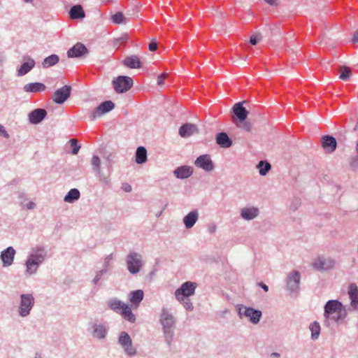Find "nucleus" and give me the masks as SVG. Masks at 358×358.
<instances>
[{
	"instance_id": "nucleus-32",
	"label": "nucleus",
	"mask_w": 358,
	"mask_h": 358,
	"mask_svg": "<svg viewBox=\"0 0 358 358\" xmlns=\"http://www.w3.org/2000/svg\"><path fill=\"white\" fill-rule=\"evenodd\" d=\"M69 15L71 19L83 18L85 12L80 5H76L71 8Z\"/></svg>"
},
{
	"instance_id": "nucleus-10",
	"label": "nucleus",
	"mask_w": 358,
	"mask_h": 358,
	"mask_svg": "<svg viewBox=\"0 0 358 358\" xmlns=\"http://www.w3.org/2000/svg\"><path fill=\"white\" fill-rule=\"evenodd\" d=\"M115 107V104L111 101H106L101 103L98 107L94 108V110L90 114V120H94L97 117H100L103 114L108 113L112 110Z\"/></svg>"
},
{
	"instance_id": "nucleus-29",
	"label": "nucleus",
	"mask_w": 358,
	"mask_h": 358,
	"mask_svg": "<svg viewBox=\"0 0 358 358\" xmlns=\"http://www.w3.org/2000/svg\"><path fill=\"white\" fill-rule=\"evenodd\" d=\"M124 64L131 69H139L141 67L140 59L136 55H131L124 59Z\"/></svg>"
},
{
	"instance_id": "nucleus-15",
	"label": "nucleus",
	"mask_w": 358,
	"mask_h": 358,
	"mask_svg": "<svg viewBox=\"0 0 358 358\" xmlns=\"http://www.w3.org/2000/svg\"><path fill=\"white\" fill-rule=\"evenodd\" d=\"M301 275L299 271H294L287 276V287L290 292H296L299 287Z\"/></svg>"
},
{
	"instance_id": "nucleus-12",
	"label": "nucleus",
	"mask_w": 358,
	"mask_h": 358,
	"mask_svg": "<svg viewBox=\"0 0 358 358\" xmlns=\"http://www.w3.org/2000/svg\"><path fill=\"white\" fill-rule=\"evenodd\" d=\"M238 314L241 317L244 315L249 318L250 321L253 324H257L262 317V312L252 308H239Z\"/></svg>"
},
{
	"instance_id": "nucleus-51",
	"label": "nucleus",
	"mask_w": 358,
	"mask_h": 358,
	"mask_svg": "<svg viewBox=\"0 0 358 358\" xmlns=\"http://www.w3.org/2000/svg\"><path fill=\"white\" fill-rule=\"evenodd\" d=\"M0 135L3 136L5 138H8L9 136L8 132L6 131L5 128L1 124H0Z\"/></svg>"
},
{
	"instance_id": "nucleus-60",
	"label": "nucleus",
	"mask_w": 358,
	"mask_h": 358,
	"mask_svg": "<svg viewBox=\"0 0 358 358\" xmlns=\"http://www.w3.org/2000/svg\"><path fill=\"white\" fill-rule=\"evenodd\" d=\"M34 358H42V357H41V354H39V353H36V355H35V357H34Z\"/></svg>"
},
{
	"instance_id": "nucleus-25",
	"label": "nucleus",
	"mask_w": 358,
	"mask_h": 358,
	"mask_svg": "<svg viewBox=\"0 0 358 358\" xmlns=\"http://www.w3.org/2000/svg\"><path fill=\"white\" fill-rule=\"evenodd\" d=\"M233 112L239 121H244L247 118L248 112L243 106V103H236L233 107Z\"/></svg>"
},
{
	"instance_id": "nucleus-4",
	"label": "nucleus",
	"mask_w": 358,
	"mask_h": 358,
	"mask_svg": "<svg viewBox=\"0 0 358 358\" xmlns=\"http://www.w3.org/2000/svg\"><path fill=\"white\" fill-rule=\"evenodd\" d=\"M336 265L334 259L324 255H318L314 257L311 262L310 266L317 271H327L332 269Z\"/></svg>"
},
{
	"instance_id": "nucleus-1",
	"label": "nucleus",
	"mask_w": 358,
	"mask_h": 358,
	"mask_svg": "<svg viewBox=\"0 0 358 358\" xmlns=\"http://www.w3.org/2000/svg\"><path fill=\"white\" fill-rule=\"evenodd\" d=\"M324 316L325 320L324 324L327 327L330 326L329 320L338 322L341 320L346 317L348 308H345L342 303L338 300H329L324 306Z\"/></svg>"
},
{
	"instance_id": "nucleus-41",
	"label": "nucleus",
	"mask_w": 358,
	"mask_h": 358,
	"mask_svg": "<svg viewBox=\"0 0 358 358\" xmlns=\"http://www.w3.org/2000/svg\"><path fill=\"white\" fill-rule=\"evenodd\" d=\"M111 20L115 24H126L127 18L123 15L122 13L118 12L111 16Z\"/></svg>"
},
{
	"instance_id": "nucleus-59",
	"label": "nucleus",
	"mask_w": 358,
	"mask_h": 358,
	"mask_svg": "<svg viewBox=\"0 0 358 358\" xmlns=\"http://www.w3.org/2000/svg\"><path fill=\"white\" fill-rule=\"evenodd\" d=\"M271 356L273 357H280V354L278 353V352H273V353H271Z\"/></svg>"
},
{
	"instance_id": "nucleus-58",
	"label": "nucleus",
	"mask_w": 358,
	"mask_h": 358,
	"mask_svg": "<svg viewBox=\"0 0 358 358\" xmlns=\"http://www.w3.org/2000/svg\"><path fill=\"white\" fill-rule=\"evenodd\" d=\"M350 165L353 169L358 168V163L355 162V159H353L352 161L350 162Z\"/></svg>"
},
{
	"instance_id": "nucleus-14",
	"label": "nucleus",
	"mask_w": 358,
	"mask_h": 358,
	"mask_svg": "<svg viewBox=\"0 0 358 358\" xmlns=\"http://www.w3.org/2000/svg\"><path fill=\"white\" fill-rule=\"evenodd\" d=\"M194 165L203 170L210 172L212 171L214 168V164L208 155H201L196 158L194 162Z\"/></svg>"
},
{
	"instance_id": "nucleus-54",
	"label": "nucleus",
	"mask_w": 358,
	"mask_h": 358,
	"mask_svg": "<svg viewBox=\"0 0 358 358\" xmlns=\"http://www.w3.org/2000/svg\"><path fill=\"white\" fill-rule=\"evenodd\" d=\"M264 1L271 6L278 5L277 0H264Z\"/></svg>"
},
{
	"instance_id": "nucleus-6",
	"label": "nucleus",
	"mask_w": 358,
	"mask_h": 358,
	"mask_svg": "<svg viewBox=\"0 0 358 358\" xmlns=\"http://www.w3.org/2000/svg\"><path fill=\"white\" fill-rule=\"evenodd\" d=\"M34 305V298L31 294H23L20 296V303L18 313L21 317H26L30 314V311Z\"/></svg>"
},
{
	"instance_id": "nucleus-28",
	"label": "nucleus",
	"mask_w": 358,
	"mask_h": 358,
	"mask_svg": "<svg viewBox=\"0 0 358 358\" xmlns=\"http://www.w3.org/2000/svg\"><path fill=\"white\" fill-rule=\"evenodd\" d=\"M144 293L141 289H138L130 292L129 299L132 305L137 308L139 303L143 299Z\"/></svg>"
},
{
	"instance_id": "nucleus-9",
	"label": "nucleus",
	"mask_w": 358,
	"mask_h": 358,
	"mask_svg": "<svg viewBox=\"0 0 358 358\" xmlns=\"http://www.w3.org/2000/svg\"><path fill=\"white\" fill-rule=\"evenodd\" d=\"M118 343L128 356L136 355V350L132 345V340L127 332L123 331L120 334Z\"/></svg>"
},
{
	"instance_id": "nucleus-46",
	"label": "nucleus",
	"mask_w": 358,
	"mask_h": 358,
	"mask_svg": "<svg viewBox=\"0 0 358 358\" xmlns=\"http://www.w3.org/2000/svg\"><path fill=\"white\" fill-rule=\"evenodd\" d=\"M301 204V202H300V200L298 199H295L292 201L291 205H290V208L293 210V211H295L296 210L298 209L299 206H300Z\"/></svg>"
},
{
	"instance_id": "nucleus-7",
	"label": "nucleus",
	"mask_w": 358,
	"mask_h": 358,
	"mask_svg": "<svg viewBox=\"0 0 358 358\" xmlns=\"http://www.w3.org/2000/svg\"><path fill=\"white\" fill-rule=\"evenodd\" d=\"M197 284L194 282L187 281L182 284L180 288L175 292V296L177 300H182L183 298H189L195 292Z\"/></svg>"
},
{
	"instance_id": "nucleus-5",
	"label": "nucleus",
	"mask_w": 358,
	"mask_h": 358,
	"mask_svg": "<svg viewBox=\"0 0 358 358\" xmlns=\"http://www.w3.org/2000/svg\"><path fill=\"white\" fill-rule=\"evenodd\" d=\"M113 85L117 93H124L133 86V80L129 76H120L113 80Z\"/></svg>"
},
{
	"instance_id": "nucleus-33",
	"label": "nucleus",
	"mask_w": 358,
	"mask_h": 358,
	"mask_svg": "<svg viewBox=\"0 0 358 358\" xmlns=\"http://www.w3.org/2000/svg\"><path fill=\"white\" fill-rule=\"evenodd\" d=\"M120 313L124 320L131 323L136 321V316L133 314L131 308L129 305H126Z\"/></svg>"
},
{
	"instance_id": "nucleus-18",
	"label": "nucleus",
	"mask_w": 358,
	"mask_h": 358,
	"mask_svg": "<svg viewBox=\"0 0 358 358\" xmlns=\"http://www.w3.org/2000/svg\"><path fill=\"white\" fill-rule=\"evenodd\" d=\"M15 252L13 247H8L1 252L0 257L3 266L6 267L13 264Z\"/></svg>"
},
{
	"instance_id": "nucleus-57",
	"label": "nucleus",
	"mask_w": 358,
	"mask_h": 358,
	"mask_svg": "<svg viewBox=\"0 0 358 358\" xmlns=\"http://www.w3.org/2000/svg\"><path fill=\"white\" fill-rule=\"evenodd\" d=\"M258 285L261 287L265 292H268V287L266 285L264 284L263 282H259Z\"/></svg>"
},
{
	"instance_id": "nucleus-39",
	"label": "nucleus",
	"mask_w": 358,
	"mask_h": 358,
	"mask_svg": "<svg viewBox=\"0 0 358 358\" xmlns=\"http://www.w3.org/2000/svg\"><path fill=\"white\" fill-rule=\"evenodd\" d=\"M257 168L259 171V174L261 176H266L268 172L271 170V164L265 161H260L257 165Z\"/></svg>"
},
{
	"instance_id": "nucleus-3",
	"label": "nucleus",
	"mask_w": 358,
	"mask_h": 358,
	"mask_svg": "<svg viewBox=\"0 0 358 358\" xmlns=\"http://www.w3.org/2000/svg\"><path fill=\"white\" fill-rule=\"evenodd\" d=\"M47 256V252L43 247H38L32 249L25 263L26 272L29 275L34 274L41 264H42Z\"/></svg>"
},
{
	"instance_id": "nucleus-55",
	"label": "nucleus",
	"mask_w": 358,
	"mask_h": 358,
	"mask_svg": "<svg viewBox=\"0 0 358 358\" xmlns=\"http://www.w3.org/2000/svg\"><path fill=\"white\" fill-rule=\"evenodd\" d=\"M352 41L354 43H358V30L355 32Z\"/></svg>"
},
{
	"instance_id": "nucleus-17",
	"label": "nucleus",
	"mask_w": 358,
	"mask_h": 358,
	"mask_svg": "<svg viewBox=\"0 0 358 358\" xmlns=\"http://www.w3.org/2000/svg\"><path fill=\"white\" fill-rule=\"evenodd\" d=\"M92 335L94 338L103 339L107 334L106 327L101 323L93 322L91 324Z\"/></svg>"
},
{
	"instance_id": "nucleus-50",
	"label": "nucleus",
	"mask_w": 358,
	"mask_h": 358,
	"mask_svg": "<svg viewBox=\"0 0 358 358\" xmlns=\"http://www.w3.org/2000/svg\"><path fill=\"white\" fill-rule=\"evenodd\" d=\"M149 50L150 51H155L157 49V43L156 41H152L150 43H149Z\"/></svg>"
},
{
	"instance_id": "nucleus-20",
	"label": "nucleus",
	"mask_w": 358,
	"mask_h": 358,
	"mask_svg": "<svg viewBox=\"0 0 358 358\" xmlns=\"http://www.w3.org/2000/svg\"><path fill=\"white\" fill-rule=\"evenodd\" d=\"M88 50L81 43H77L67 52L68 57H80L87 54Z\"/></svg>"
},
{
	"instance_id": "nucleus-21",
	"label": "nucleus",
	"mask_w": 358,
	"mask_h": 358,
	"mask_svg": "<svg viewBox=\"0 0 358 358\" xmlns=\"http://www.w3.org/2000/svg\"><path fill=\"white\" fill-rule=\"evenodd\" d=\"M47 112L45 109L37 108L29 114V120L31 123L36 124L40 123L46 116Z\"/></svg>"
},
{
	"instance_id": "nucleus-2",
	"label": "nucleus",
	"mask_w": 358,
	"mask_h": 358,
	"mask_svg": "<svg viewBox=\"0 0 358 358\" xmlns=\"http://www.w3.org/2000/svg\"><path fill=\"white\" fill-rule=\"evenodd\" d=\"M159 322L162 327L165 342L171 345L174 338L176 318L168 309L162 308L159 314Z\"/></svg>"
},
{
	"instance_id": "nucleus-45",
	"label": "nucleus",
	"mask_w": 358,
	"mask_h": 358,
	"mask_svg": "<svg viewBox=\"0 0 358 358\" xmlns=\"http://www.w3.org/2000/svg\"><path fill=\"white\" fill-rule=\"evenodd\" d=\"M105 273H106V268H103V269H102V270L99 271L96 273V275L95 278H94V280H93L94 283V284H96V283L100 280V279L101 278V276H102Z\"/></svg>"
},
{
	"instance_id": "nucleus-13",
	"label": "nucleus",
	"mask_w": 358,
	"mask_h": 358,
	"mask_svg": "<svg viewBox=\"0 0 358 358\" xmlns=\"http://www.w3.org/2000/svg\"><path fill=\"white\" fill-rule=\"evenodd\" d=\"M91 164L93 171L95 172L96 177L104 185L110 184V179L108 177L104 176L101 169V159L97 155H94L91 159Z\"/></svg>"
},
{
	"instance_id": "nucleus-8",
	"label": "nucleus",
	"mask_w": 358,
	"mask_h": 358,
	"mask_svg": "<svg viewBox=\"0 0 358 358\" xmlns=\"http://www.w3.org/2000/svg\"><path fill=\"white\" fill-rule=\"evenodd\" d=\"M127 268L132 274L138 273L142 267V256L135 252H130L127 256Z\"/></svg>"
},
{
	"instance_id": "nucleus-42",
	"label": "nucleus",
	"mask_w": 358,
	"mask_h": 358,
	"mask_svg": "<svg viewBox=\"0 0 358 358\" xmlns=\"http://www.w3.org/2000/svg\"><path fill=\"white\" fill-rule=\"evenodd\" d=\"M178 301L183 305L184 308L187 310L192 311L193 310V308H194L193 304L190 301L189 298L187 297L185 299L183 298L182 300H178Z\"/></svg>"
},
{
	"instance_id": "nucleus-23",
	"label": "nucleus",
	"mask_w": 358,
	"mask_h": 358,
	"mask_svg": "<svg viewBox=\"0 0 358 358\" xmlns=\"http://www.w3.org/2000/svg\"><path fill=\"white\" fill-rule=\"evenodd\" d=\"M193 173V169L191 166L183 165L178 167L173 171V175L179 179H186Z\"/></svg>"
},
{
	"instance_id": "nucleus-56",
	"label": "nucleus",
	"mask_w": 358,
	"mask_h": 358,
	"mask_svg": "<svg viewBox=\"0 0 358 358\" xmlns=\"http://www.w3.org/2000/svg\"><path fill=\"white\" fill-rule=\"evenodd\" d=\"M26 206L28 209L32 210L35 208L36 204L33 201H29Z\"/></svg>"
},
{
	"instance_id": "nucleus-22",
	"label": "nucleus",
	"mask_w": 358,
	"mask_h": 358,
	"mask_svg": "<svg viewBox=\"0 0 358 358\" xmlns=\"http://www.w3.org/2000/svg\"><path fill=\"white\" fill-rule=\"evenodd\" d=\"M199 132L197 127L194 124L186 123L179 129V134L182 138H187Z\"/></svg>"
},
{
	"instance_id": "nucleus-43",
	"label": "nucleus",
	"mask_w": 358,
	"mask_h": 358,
	"mask_svg": "<svg viewBox=\"0 0 358 358\" xmlns=\"http://www.w3.org/2000/svg\"><path fill=\"white\" fill-rule=\"evenodd\" d=\"M70 143L72 147V154L77 155L80 148V145L78 144V141L75 138H71L70 140Z\"/></svg>"
},
{
	"instance_id": "nucleus-61",
	"label": "nucleus",
	"mask_w": 358,
	"mask_h": 358,
	"mask_svg": "<svg viewBox=\"0 0 358 358\" xmlns=\"http://www.w3.org/2000/svg\"><path fill=\"white\" fill-rule=\"evenodd\" d=\"M24 3H31L33 0H23Z\"/></svg>"
},
{
	"instance_id": "nucleus-53",
	"label": "nucleus",
	"mask_w": 358,
	"mask_h": 358,
	"mask_svg": "<svg viewBox=\"0 0 358 358\" xmlns=\"http://www.w3.org/2000/svg\"><path fill=\"white\" fill-rule=\"evenodd\" d=\"M122 189L126 192H130L131 191V186L127 183H125L122 186Z\"/></svg>"
},
{
	"instance_id": "nucleus-11",
	"label": "nucleus",
	"mask_w": 358,
	"mask_h": 358,
	"mask_svg": "<svg viewBox=\"0 0 358 358\" xmlns=\"http://www.w3.org/2000/svg\"><path fill=\"white\" fill-rule=\"evenodd\" d=\"M71 92V87L70 85H64L55 92L52 99L56 103L62 104L70 97Z\"/></svg>"
},
{
	"instance_id": "nucleus-31",
	"label": "nucleus",
	"mask_w": 358,
	"mask_h": 358,
	"mask_svg": "<svg viewBox=\"0 0 358 358\" xmlns=\"http://www.w3.org/2000/svg\"><path fill=\"white\" fill-rule=\"evenodd\" d=\"M35 66V61L33 59L29 58L28 62L23 63L17 71V75L19 76L27 74L31 71Z\"/></svg>"
},
{
	"instance_id": "nucleus-37",
	"label": "nucleus",
	"mask_w": 358,
	"mask_h": 358,
	"mask_svg": "<svg viewBox=\"0 0 358 358\" xmlns=\"http://www.w3.org/2000/svg\"><path fill=\"white\" fill-rule=\"evenodd\" d=\"M59 57L57 55H51L43 60L42 66L45 69L52 66L59 62Z\"/></svg>"
},
{
	"instance_id": "nucleus-48",
	"label": "nucleus",
	"mask_w": 358,
	"mask_h": 358,
	"mask_svg": "<svg viewBox=\"0 0 358 358\" xmlns=\"http://www.w3.org/2000/svg\"><path fill=\"white\" fill-rule=\"evenodd\" d=\"M208 231L210 234H213L214 233H215L216 230H217V226L216 224H210L208 225Z\"/></svg>"
},
{
	"instance_id": "nucleus-26",
	"label": "nucleus",
	"mask_w": 358,
	"mask_h": 358,
	"mask_svg": "<svg viewBox=\"0 0 358 358\" xmlns=\"http://www.w3.org/2000/svg\"><path fill=\"white\" fill-rule=\"evenodd\" d=\"M322 146L329 152H334L336 148V141L335 138L329 136H325L322 138Z\"/></svg>"
},
{
	"instance_id": "nucleus-34",
	"label": "nucleus",
	"mask_w": 358,
	"mask_h": 358,
	"mask_svg": "<svg viewBox=\"0 0 358 358\" xmlns=\"http://www.w3.org/2000/svg\"><path fill=\"white\" fill-rule=\"evenodd\" d=\"M80 196V194L79 190L78 189L73 188L66 194L64 200L65 202L72 203L78 200Z\"/></svg>"
},
{
	"instance_id": "nucleus-30",
	"label": "nucleus",
	"mask_w": 358,
	"mask_h": 358,
	"mask_svg": "<svg viewBox=\"0 0 358 358\" xmlns=\"http://www.w3.org/2000/svg\"><path fill=\"white\" fill-rule=\"evenodd\" d=\"M45 90V85L41 83H29L24 86L26 92H43Z\"/></svg>"
},
{
	"instance_id": "nucleus-44",
	"label": "nucleus",
	"mask_w": 358,
	"mask_h": 358,
	"mask_svg": "<svg viewBox=\"0 0 358 358\" xmlns=\"http://www.w3.org/2000/svg\"><path fill=\"white\" fill-rule=\"evenodd\" d=\"M239 122H240L236 124L238 127L242 128L243 129H244L246 131H251L252 124L250 122H246L245 120L239 121Z\"/></svg>"
},
{
	"instance_id": "nucleus-35",
	"label": "nucleus",
	"mask_w": 358,
	"mask_h": 358,
	"mask_svg": "<svg viewBox=\"0 0 358 358\" xmlns=\"http://www.w3.org/2000/svg\"><path fill=\"white\" fill-rule=\"evenodd\" d=\"M147 161V150L144 147L140 146L136 152V162L137 164H143Z\"/></svg>"
},
{
	"instance_id": "nucleus-24",
	"label": "nucleus",
	"mask_w": 358,
	"mask_h": 358,
	"mask_svg": "<svg viewBox=\"0 0 358 358\" xmlns=\"http://www.w3.org/2000/svg\"><path fill=\"white\" fill-rule=\"evenodd\" d=\"M199 219V212L194 210L189 212L183 218V223L187 229H191L194 227Z\"/></svg>"
},
{
	"instance_id": "nucleus-40",
	"label": "nucleus",
	"mask_w": 358,
	"mask_h": 358,
	"mask_svg": "<svg viewBox=\"0 0 358 358\" xmlns=\"http://www.w3.org/2000/svg\"><path fill=\"white\" fill-rule=\"evenodd\" d=\"M339 71H340L339 78L343 80H348L352 76L351 70L348 66H341L339 67Z\"/></svg>"
},
{
	"instance_id": "nucleus-16",
	"label": "nucleus",
	"mask_w": 358,
	"mask_h": 358,
	"mask_svg": "<svg viewBox=\"0 0 358 358\" xmlns=\"http://www.w3.org/2000/svg\"><path fill=\"white\" fill-rule=\"evenodd\" d=\"M348 294L351 300L350 305L348 308L349 311L358 309V287L355 284H351L348 288Z\"/></svg>"
},
{
	"instance_id": "nucleus-52",
	"label": "nucleus",
	"mask_w": 358,
	"mask_h": 358,
	"mask_svg": "<svg viewBox=\"0 0 358 358\" xmlns=\"http://www.w3.org/2000/svg\"><path fill=\"white\" fill-rule=\"evenodd\" d=\"M250 43L252 45H255L257 43V42H258V40L257 38V36L256 35L251 36L250 39Z\"/></svg>"
},
{
	"instance_id": "nucleus-36",
	"label": "nucleus",
	"mask_w": 358,
	"mask_h": 358,
	"mask_svg": "<svg viewBox=\"0 0 358 358\" xmlns=\"http://www.w3.org/2000/svg\"><path fill=\"white\" fill-rule=\"evenodd\" d=\"M124 303L117 299H113L108 301L109 307L117 313H120L121 310L126 306Z\"/></svg>"
},
{
	"instance_id": "nucleus-27",
	"label": "nucleus",
	"mask_w": 358,
	"mask_h": 358,
	"mask_svg": "<svg viewBox=\"0 0 358 358\" xmlns=\"http://www.w3.org/2000/svg\"><path fill=\"white\" fill-rule=\"evenodd\" d=\"M216 142L220 147L224 148H228L232 145V141L225 132H221L217 135Z\"/></svg>"
},
{
	"instance_id": "nucleus-38",
	"label": "nucleus",
	"mask_w": 358,
	"mask_h": 358,
	"mask_svg": "<svg viewBox=\"0 0 358 358\" xmlns=\"http://www.w3.org/2000/svg\"><path fill=\"white\" fill-rule=\"evenodd\" d=\"M310 330L311 331V338L315 341L318 338L320 333V326L317 322H314L310 324Z\"/></svg>"
},
{
	"instance_id": "nucleus-47",
	"label": "nucleus",
	"mask_w": 358,
	"mask_h": 358,
	"mask_svg": "<svg viewBox=\"0 0 358 358\" xmlns=\"http://www.w3.org/2000/svg\"><path fill=\"white\" fill-rule=\"evenodd\" d=\"M168 76V74L167 73H162L161 74L160 76H158L157 78V84L159 85H164V80L166 79V78Z\"/></svg>"
},
{
	"instance_id": "nucleus-19",
	"label": "nucleus",
	"mask_w": 358,
	"mask_h": 358,
	"mask_svg": "<svg viewBox=\"0 0 358 358\" xmlns=\"http://www.w3.org/2000/svg\"><path fill=\"white\" fill-rule=\"evenodd\" d=\"M241 217L245 220H252L259 215V210L257 207H244L241 209Z\"/></svg>"
},
{
	"instance_id": "nucleus-49",
	"label": "nucleus",
	"mask_w": 358,
	"mask_h": 358,
	"mask_svg": "<svg viewBox=\"0 0 358 358\" xmlns=\"http://www.w3.org/2000/svg\"><path fill=\"white\" fill-rule=\"evenodd\" d=\"M113 259V255H108L104 260V264H103V268H108V266H109L110 261Z\"/></svg>"
}]
</instances>
